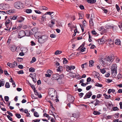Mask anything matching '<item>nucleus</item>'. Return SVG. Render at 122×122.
Segmentation results:
<instances>
[{
	"label": "nucleus",
	"instance_id": "nucleus-1",
	"mask_svg": "<svg viewBox=\"0 0 122 122\" xmlns=\"http://www.w3.org/2000/svg\"><path fill=\"white\" fill-rule=\"evenodd\" d=\"M48 40V36L44 35L41 36L38 38V42L40 44L44 43Z\"/></svg>",
	"mask_w": 122,
	"mask_h": 122
},
{
	"label": "nucleus",
	"instance_id": "nucleus-2",
	"mask_svg": "<svg viewBox=\"0 0 122 122\" xmlns=\"http://www.w3.org/2000/svg\"><path fill=\"white\" fill-rule=\"evenodd\" d=\"M56 91L53 88H50L48 90L49 96L51 100H53V97L55 95V93Z\"/></svg>",
	"mask_w": 122,
	"mask_h": 122
},
{
	"label": "nucleus",
	"instance_id": "nucleus-3",
	"mask_svg": "<svg viewBox=\"0 0 122 122\" xmlns=\"http://www.w3.org/2000/svg\"><path fill=\"white\" fill-rule=\"evenodd\" d=\"M117 66L116 64H113L111 68V74L113 76H116L117 74Z\"/></svg>",
	"mask_w": 122,
	"mask_h": 122
},
{
	"label": "nucleus",
	"instance_id": "nucleus-4",
	"mask_svg": "<svg viewBox=\"0 0 122 122\" xmlns=\"http://www.w3.org/2000/svg\"><path fill=\"white\" fill-rule=\"evenodd\" d=\"M52 77V78L53 80H58L59 79L61 80L63 78L64 76L63 75H60L58 74H55L53 75Z\"/></svg>",
	"mask_w": 122,
	"mask_h": 122
},
{
	"label": "nucleus",
	"instance_id": "nucleus-5",
	"mask_svg": "<svg viewBox=\"0 0 122 122\" xmlns=\"http://www.w3.org/2000/svg\"><path fill=\"white\" fill-rule=\"evenodd\" d=\"M15 11L14 10H10L6 12L0 11V14L2 15L7 14V13L9 15H14V13H15Z\"/></svg>",
	"mask_w": 122,
	"mask_h": 122
},
{
	"label": "nucleus",
	"instance_id": "nucleus-6",
	"mask_svg": "<svg viewBox=\"0 0 122 122\" xmlns=\"http://www.w3.org/2000/svg\"><path fill=\"white\" fill-rule=\"evenodd\" d=\"M14 6L15 8L18 9H22L23 8V4L21 2H17L15 3Z\"/></svg>",
	"mask_w": 122,
	"mask_h": 122
},
{
	"label": "nucleus",
	"instance_id": "nucleus-7",
	"mask_svg": "<svg viewBox=\"0 0 122 122\" xmlns=\"http://www.w3.org/2000/svg\"><path fill=\"white\" fill-rule=\"evenodd\" d=\"M67 100L70 103H72L74 100V98L70 95H68L67 96Z\"/></svg>",
	"mask_w": 122,
	"mask_h": 122
},
{
	"label": "nucleus",
	"instance_id": "nucleus-8",
	"mask_svg": "<svg viewBox=\"0 0 122 122\" xmlns=\"http://www.w3.org/2000/svg\"><path fill=\"white\" fill-rule=\"evenodd\" d=\"M26 35V33L24 31H20L18 33V37L19 38H21L24 36Z\"/></svg>",
	"mask_w": 122,
	"mask_h": 122
},
{
	"label": "nucleus",
	"instance_id": "nucleus-9",
	"mask_svg": "<svg viewBox=\"0 0 122 122\" xmlns=\"http://www.w3.org/2000/svg\"><path fill=\"white\" fill-rule=\"evenodd\" d=\"M114 58V56L112 55L108 56V57L106 59L107 61L112 62L113 61Z\"/></svg>",
	"mask_w": 122,
	"mask_h": 122
},
{
	"label": "nucleus",
	"instance_id": "nucleus-10",
	"mask_svg": "<svg viewBox=\"0 0 122 122\" xmlns=\"http://www.w3.org/2000/svg\"><path fill=\"white\" fill-rule=\"evenodd\" d=\"M92 92L91 91H89L86 93L84 97H83L84 99H86L87 98H90L92 95Z\"/></svg>",
	"mask_w": 122,
	"mask_h": 122
},
{
	"label": "nucleus",
	"instance_id": "nucleus-11",
	"mask_svg": "<svg viewBox=\"0 0 122 122\" xmlns=\"http://www.w3.org/2000/svg\"><path fill=\"white\" fill-rule=\"evenodd\" d=\"M106 41V40L104 37H102L101 39H98L97 41L98 42L99 44H102L104 43Z\"/></svg>",
	"mask_w": 122,
	"mask_h": 122
},
{
	"label": "nucleus",
	"instance_id": "nucleus-12",
	"mask_svg": "<svg viewBox=\"0 0 122 122\" xmlns=\"http://www.w3.org/2000/svg\"><path fill=\"white\" fill-rule=\"evenodd\" d=\"M54 13V14H53V15H59L58 12H56V13H54L53 12H46L43 15H51V14Z\"/></svg>",
	"mask_w": 122,
	"mask_h": 122
},
{
	"label": "nucleus",
	"instance_id": "nucleus-13",
	"mask_svg": "<svg viewBox=\"0 0 122 122\" xmlns=\"http://www.w3.org/2000/svg\"><path fill=\"white\" fill-rule=\"evenodd\" d=\"M107 45L110 47H112L114 46V42L113 41L110 40L108 41Z\"/></svg>",
	"mask_w": 122,
	"mask_h": 122
},
{
	"label": "nucleus",
	"instance_id": "nucleus-14",
	"mask_svg": "<svg viewBox=\"0 0 122 122\" xmlns=\"http://www.w3.org/2000/svg\"><path fill=\"white\" fill-rule=\"evenodd\" d=\"M24 18L21 16H20L17 18V21L19 22H21L24 20Z\"/></svg>",
	"mask_w": 122,
	"mask_h": 122
},
{
	"label": "nucleus",
	"instance_id": "nucleus-15",
	"mask_svg": "<svg viewBox=\"0 0 122 122\" xmlns=\"http://www.w3.org/2000/svg\"><path fill=\"white\" fill-rule=\"evenodd\" d=\"M17 47L16 46L14 45H12L10 47V50L12 52L15 51Z\"/></svg>",
	"mask_w": 122,
	"mask_h": 122
},
{
	"label": "nucleus",
	"instance_id": "nucleus-16",
	"mask_svg": "<svg viewBox=\"0 0 122 122\" xmlns=\"http://www.w3.org/2000/svg\"><path fill=\"white\" fill-rule=\"evenodd\" d=\"M34 92L35 94L36 95H38L39 97L40 98H41L42 97V96L40 94H39V93L37 92V90H36V89H35V90H34Z\"/></svg>",
	"mask_w": 122,
	"mask_h": 122
},
{
	"label": "nucleus",
	"instance_id": "nucleus-17",
	"mask_svg": "<svg viewBox=\"0 0 122 122\" xmlns=\"http://www.w3.org/2000/svg\"><path fill=\"white\" fill-rule=\"evenodd\" d=\"M92 16H91V19H90V20H89V25L90 26H92L94 25V23L92 20V18L93 17H92Z\"/></svg>",
	"mask_w": 122,
	"mask_h": 122
},
{
	"label": "nucleus",
	"instance_id": "nucleus-18",
	"mask_svg": "<svg viewBox=\"0 0 122 122\" xmlns=\"http://www.w3.org/2000/svg\"><path fill=\"white\" fill-rule=\"evenodd\" d=\"M63 70V67L61 66H59L58 68L56 69V70L57 71H59L61 72Z\"/></svg>",
	"mask_w": 122,
	"mask_h": 122
},
{
	"label": "nucleus",
	"instance_id": "nucleus-19",
	"mask_svg": "<svg viewBox=\"0 0 122 122\" xmlns=\"http://www.w3.org/2000/svg\"><path fill=\"white\" fill-rule=\"evenodd\" d=\"M115 43L116 44L119 45L121 43L119 39H116L115 40Z\"/></svg>",
	"mask_w": 122,
	"mask_h": 122
},
{
	"label": "nucleus",
	"instance_id": "nucleus-20",
	"mask_svg": "<svg viewBox=\"0 0 122 122\" xmlns=\"http://www.w3.org/2000/svg\"><path fill=\"white\" fill-rule=\"evenodd\" d=\"M4 79H1L0 80V87H1V86H4V81H3Z\"/></svg>",
	"mask_w": 122,
	"mask_h": 122
},
{
	"label": "nucleus",
	"instance_id": "nucleus-21",
	"mask_svg": "<svg viewBox=\"0 0 122 122\" xmlns=\"http://www.w3.org/2000/svg\"><path fill=\"white\" fill-rule=\"evenodd\" d=\"M17 63L16 61H14L13 63H12L11 65L12 66H11V68H13L15 67V66H17Z\"/></svg>",
	"mask_w": 122,
	"mask_h": 122
},
{
	"label": "nucleus",
	"instance_id": "nucleus-22",
	"mask_svg": "<svg viewBox=\"0 0 122 122\" xmlns=\"http://www.w3.org/2000/svg\"><path fill=\"white\" fill-rule=\"evenodd\" d=\"M93 74L94 77H98V76H99V74L98 73L94 71Z\"/></svg>",
	"mask_w": 122,
	"mask_h": 122
},
{
	"label": "nucleus",
	"instance_id": "nucleus-23",
	"mask_svg": "<svg viewBox=\"0 0 122 122\" xmlns=\"http://www.w3.org/2000/svg\"><path fill=\"white\" fill-rule=\"evenodd\" d=\"M94 61L93 60H90L89 61V66L90 67L92 66H93Z\"/></svg>",
	"mask_w": 122,
	"mask_h": 122
},
{
	"label": "nucleus",
	"instance_id": "nucleus-24",
	"mask_svg": "<svg viewBox=\"0 0 122 122\" xmlns=\"http://www.w3.org/2000/svg\"><path fill=\"white\" fill-rule=\"evenodd\" d=\"M89 3H93L96 2V0H86Z\"/></svg>",
	"mask_w": 122,
	"mask_h": 122
},
{
	"label": "nucleus",
	"instance_id": "nucleus-25",
	"mask_svg": "<svg viewBox=\"0 0 122 122\" xmlns=\"http://www.w3.org/2000/svg\"><path fill=\"white\" fill-rule=\"evenodd\" d=\"M103 96L105 97V98L106 99H109L111 97V96L110 95H109L108 96L106 93L104 94H103Z\"/></svg>",
	"mask_w": 122,
	"mask_h": 122
},
{
	"label": "nucleus",
	"instance_id": "nucleus-26",
	"mask_svg": "<svg viewBox=\"0 0 122 122\" xmlns=\"http://www.w3.org/2000/svg\"><path fill=\"white\" fill-rule=\"evenodd\" d=\"M17 16H11L10 18L11 20H15L17 19Z\"/></svg>",
	"mask_w": 122,
	"mask_h": 122
},
{
	"label": "nucleus",
	"instance_id": "nucleus-27",
	"mask_svg": "<svg viewBox=\"0 0 122 122\" xmlns=\"http://www.w3.org/2000/svg\"><path fill=\"white\" fill-rule=\"evenodd\" d=\"M62 52L61 51L57 50L55 52V55H58L62 53Z\"/></svg>",
	"mask_w": 122,
	"mask_h": 122
},
{
	"label": "nucleus",
	"instance_id": "nucleus-28",
	"mask_svg": "<svg viewBox=\"0 0 122 122\" xmlns=\"http://www.w3.org/2000/svg\"><path fill=\"white\" fill-rule=\"evenodd\" d=\"M88 63L86 62L84 64H82L81 65V68L83 69L85 66H87Z\"/></svg>",
	"mask_w": 122,
	"mask_h": 122
},
{
	"label": "nucleus",
	"instance_id": "nucleus-29",
	"mask_svg": "<svg viewBox=\"0 0 122 122\" xmlns=\"http://www.w3.org/2000/svg\"><path fill=\"white\" fill-rule=\"evenodd\" d=\"M118 25L121 30H122V22H119L118 24Z\"/></svg>",
	"mask_w": 122,
	"mask_h": 122
},
{
	"label": "nucleus",
	"instance_id": "nucleus-30",
	"mask_svg": "<svg viewBox=\"0 0 122 122\" xmlns=\"http://www.w3.org/2000/svg\"><path fill=\"white\" fill-rule=\"evenodd\" d=\"M105 27L107 29H109L111 28V27H112V28L113 29V28H116V26H114L113 27L111 26H109L108 25H105Z\"/></svg>",
	"mask_w": 122,
	"mask_h": 122
},
{
	"label": "nucleus",
	"instance_id": "nucleus-31",
	"mask_svg": "<svg viewBox=\"0 0 122 122\" xmlns=\"http://www.w3.org/2000/svg\"><path fill=\"white\" fill-rule=\"evenodd\" d=\"M17 61L19 62H20L22 61L23 59L22 58L20 57H17L16 58Z\"/></svg>",
	"mask_w": 122,
	"mask_h": 122
},
{
	"label": "nucleus",
	"instance_id": "nucleus-32",
	"mask_svg": "<svg viewBox=\"0 0 122 122\" xmlns=\"http://www.w3.org/2000/svg\"><path fill=\"white\" fill-rule=\"evenodd\" d=\"M63 63L64 64L67 63L68 62V61L67 60L66 58H63Z\"/></svg>",
	"mask_w": 122,
	"mask_h": 122
},
{
	"label": "nucleus",
	"instance_id": "nucleus-33",
	"mask_svg": "<svg viewBox=\"0 0 122 122\" xmlns=\"http://www.w3.org/2000/svg\"><path fill=\"white\" fill-rule=\"evenodd\" d=\"M103 59L102 58L101 59H100V61L101 62V64L103 66H104L105 63L104 61L102 60Z\"/></svg>",
	"mask_w": 122,
	"mask_h": 122
},
{
	"label": "nucleus",
	"instance_id": "nucleus-34",
	"mask_svg": "<svg viewBox=\"0 0 122 122\" xmlns=\"http://www.w3.org/2000/svg\"><path fill=\"white\" fill-rule=\"evenodd\" d=\"M96 102L95 103V104H94V105H95V106H96L97 105H98L100 103V101H99V100H97V99H96Z\"/></svg>",
	"mask_w": 122,
	"mask_h": 122
},
{
	"label": "nucleus",
	"instance_id": "nucleus-35",
	"mask_svg": "<svg viewBox=\"0 0 122 122\" xmlns=\"http://www.w3.org/2000/svg\"><path fill=\"white\" fill-rule=\"evenodd\" d=\"M66 70L67 71H70L71 70V69L70 66H66Z\"/></svg>",
	"mask_w": 122,
	"mask_h": 122
},
{
	"label": "nucleus",
	"instance_id": "nucleus-36",
	"mask_svg": "<svg viewBox=\"0 0 122 122\" xmlns=\"http://www.w3.org/2000/svg\"><path fill=\"white\" fill-rule=\"evenodd\" d=\"M29 71L30 72H34L35 69L32 67H30L29 69Z\"/></svg>",
	"mask_w": 122,
	"mask_h": 122
},
{
	"label": "nucleus",
	"instance_id": "nucleus-37",
	"mask_svg": "<svg viewBox=\"0 0 122 122\" xmlns=\"http://www.w3.org/2000/svg\"><path fill=\"white\" fill-rule=\"evenodd\" d=\"M95 86L100 87H102V84H99L98 83H97L95 85Z\"/></svg>",
	"mask_w": 122,
	"mask_h": 122
},
{
	"label": "nucleus",
	"instance_id": "nucleus-38",
	"mask_svg": "<svg viewBox=\"0 0 122 122\" xmlns=\"http://www.w3.org/2000/svg\"><path fill=\"white\" fill-rule=\"evenodd\" d=\"M76 77L78 79H80L81 78V76L79 74H77L76 75Z\"/></svg>",
	"mask_w": 122,
	"mask_h": 122
},
{
	"label": "nucleus",
	"instance_id": "nucleus-39",
	"mask_svg": "<svg viewBox=\"0 0 122 122\" xmlns=\"http://www.w3.org/2000/svg\"><path fill=\"white\" fill-rule=\"evenodd\" d=\"M36 61V59L35 57H33L31 61L30 62L31 63L35 62Z\"/></svg>",
	"mask_w": 122,
	"mask_h": 122
},
{
	"label": "nucleus",
	"instance_id": "nucleus-40",
	"mask_svg": "<svg viewBox=\"0 0 122 122\" xmlns=\"http://www.w3.org/2000/svg\"><path fill=\"white\" fill-rule=\"evenodd\" d=\"M34 116L36 117H38L39 116V115L38 113L36 112H34Z\"/></svg>",
	"mask_w": 122,
	"mask_h": 122
},
{
	"label": "nucleus",
	"instance_id": "nucleus-41",
	"mask_svg": "<svg viewBox=\"0 0 122 122\" xmlns=\"http://www.w3.org/2000/svg\"><path fill=\"white\" fill-rule=\"evenodd\" d=\"M112 110L113 111H115L119 110V109L117 107H114L112 108Z\"/></svg>",
	"mask_w": 122,
	"mask_h": 122
},
{
	"label": "nucleus",
	"instance_id": "nucleus-42",
	"mask_svg": "<svg viewBox=\"0 0 122 122\" xmlns=\"http://www.w3.org/2000/svg\"><path fill=\"white\" fill-rule=\"evenodd\" d=\"M93 113L95 115H99L100 113L99 112L94 111L93 112Z\"/></svg>",
	"mask_w": 122,
	"mask_h": 122
},
{
	"label": "nucleus",
	"instance_id": "nucleus-43",
	"mask_svg": "<svg viewBox=\"0 0 122 122\" xmlns=\"http://www.w3.org/2000/svg\"><path fill=\"white\" fill-rule=\"evenodd\" d=\"M6 21L5 22V25H8L9 23H10V20L8 19L7 20H6Z\"/></svg>",
	"mask_w": 122,
	"mask_h": 122
},
{
	"label": "nucleus",
	"instance_id": "nucleus-44",
	"mask_svg": "<svg viewBox=\"0 0 122 122\" xmlns=\"http://www.w3.org/2000/svg\"><path fill=\"white\" fill-rule=\"evenodd\" d=\"M0 9L2 10L4 9V5L3 4H0Z\"/></svg>",
	"mask_w": 122,
	"mask_h": 122
},
{
	"label": "nucleus",
	"instance_id": "nucleus-45",
	"mask_svg": "<svg viewBox=\"0 0 122 122\" xmlns=\"http://www.w3.org/2000/svg\"><path fill=\"white\" fill-rule=\"evenodd\" d=\"M72 117L75 118H77L78 117V114L76 113H74L72 114Z\"/></svg>",
	"mask_w": 122,
	"mask_h": 122
},
{
	"label": "nucleus",
	"instance_id": "nucleus-46",
	"mask_svg": "<svg viewBox=\"0 0 122 122\" xmlns=\"http://www.w3.org/2000/svg\"><path fill=\"white\" fill-rule=\"evenodd\" d=\"M47 73L48 74H50V75H51L52 73V71L51 70H48L47 71Z\"/></svg>",
	"mask_w": 122,
	"mask_h": 122
},
{
	"label": "nucleus",
	"instance_id": "nucleus-47",
	"mask_svg": "<svg viewBox=\"0 0 122 122\" xmlns=\"http://www.w3.org/2000/svg\"><path fill=\"white\" fill-rule=\"evenodd\" d=\"M32 11L31 9H27L26 10V12L28 13H30L32 12Z\"/></svg>",
	"mask_w": 122,
	"mask_h": 122
},
{
	"label": "nucleus",
	"instance_id": "nucleus-48",
	"mask_svg": "<svg viewBox=\"0 0 122 122\" xmlns=\"http://www.w3.org/2000/svg\"><path fill=\"white\" fill-rule=\"evenodd\" d=\"M5 87L6 88H9L10 87V85L9 83L7 82H6L5 85Z\"/></svg>",
	"mask_w": 122,
	"mask_h": 122
},
{
	"label": "nucleus",
	"instance_id": "nucleus-49",
	"mask_svg": "<svg viewBox=\"0 0 122 122\" xmlns=\"http://www.w3.org/2000/svg\"><path fill=\"white\" fill-rule=\"evenodd\" d=\"M15 115L16 117L18 118H20L21 117V116L19 114L16 113Z\"/></svg>",
	"mask_w": 122,
	"mask_h": 122
},
{
	"label": "nucleus",
	"instance_id": "nucleus-50",
	"mask_svg": "<svg viewBox=\"0 0 122 122\" xmlns=\"http://www.w3.org/2000/svg\"><path fill=\"white\" fill-rule=\"evenodd\" d=\"M101 72L102 74H104L106 72V71L105 70V69H100Z\"/></svg>",
	"mask_w": 122,
	"mask_h": 122
},
{
	"label": "nucleus",
	"instance_id": "nucleus-51",
	"mask_svg": "<svg viewBox=\"0 0 122 122\" xmlns=\"http://www.w3.org/2000/svg\"><path fill=\"white\" fill-rule=\"evenodd\" d=\"M115 6L116 8L117 11H119L120 10V9L119 6L117 5V4H116Z\"/></svg>",
	"mask_w": 122,
	"mask_h": 122
},
{
	"label": "nucleus",
	"instance_id": "nucleus-52",
	"mask_svg": "<svg viewBox=\"0 0 122 122\" xmlns=\"http://www.w3.org/2000/svg\"><path fill=\"white\" fill-rule=\"evenodd\" d=\"M4 99L6 101H8L9 99V98L8 96H5L4 97Z\"/></svg>",
	"mask_w": 122,
	"mask_h": 122
},
{
	"label": "nucleus",
	"instance_id": "nucleus-53",
	"mask_svg": "<svg viewBox=\"0 0 122 122\" xmlns=\"http://www.w3.org/2000/svg\"><path fill=\"white\" fill-rule=\"evenodd\" d=\"M106 29H103L102 31V32L101 33V34L102 35L104 33H105L106 31Z\"/></svg>",
	"mask_w": 122,
	"mask_h": 122
},
{
	"label": "nucleus",
	"instance_id": "nucleus-54",
	"mask_svg": "<svg viewBox=\"0 0 122 122\" xmlns=\"http://www.w3.org/2000/svg\"><path fill=\"white\" fill-rule=\"evenodd\" d=\"M92 86L91 85H90L87 86L86 87V90L87 91L89 90L92 87Z\"/></svg>",
	"mask_w": 122,
	"mask_h": 122
},
{
	"label": "nucleus",
	"instance_id": "nucleus-55",
	"mask_svg": "<svg viewBox=\"0 0 122 122\" xmlns=\"http://www.w3.org/2000/svg\"><path fill=\"white\" fill-rule=\"evenodd\" d=\"M40 119H38L33 120L32 122H39L40 121Z\"/></svg>",
	"mask_w": 122,
	"mask_h": 122
},
{
	"label": "nucleus",
	"instance_id": "nucleus-56",
	"mask_svg": "<svg viewBox=\"0 0 122 122\" xmlns=\"http://www.w3.org/2000/svg\"><path fill=\"white\" fill-rule=\"evenodd\" d=\"M45 17L44 16H42L41 18V21H44V20L45 19Z\"/></svg>",
	"mask_w": 122,
	"mask_h": 122
},
{
	"label": "nucleus",
	"instance_id": "nucleus-57",
	"mask_svg": "<svg viewBox=\"0 0 122 122\" xmlns=\"http://www.w3.org/2000/svg\"><path fill=\"white\" fill-rule=\"evenodd\" d=\"M17 73L19 74H23L24 73L23 71L22 70H20L17 72Z\"/></svg>",
	"mask_w": 122,
	"mask_h": 122
},
{
	"label": "nucleus",
	"instance_id": "nucleus-58",
	"mask_svg": "<svg viewBox=\"0 0 122 122\" xmlns=\"http://www.w3.org/2000/svg\"><path fill=\"white\" fill-rule=\"evenodd\" d=\"M85 44L84 43V42L83 43V44H82L81 46L79 47V48L78 49H77L76 50H78L79 49H81V47H84V45Z\"/></svg>",
	"mask_w": 122,
	"mask_h": 122
},
{
	"label": "nucleus",
	"instance_id": "nucleus-59",
	"mask_svg": "<svg viewBox=\"0 0 122 122\" xmlns=\"http://www.w3.org/2000/svg\"><path fill=\"white\" fill-rule=\"evenodd\" d=\"M4 73L5 75L6 76L8 75V76L9 75V74L8 73L7 71L6 70H5L4 71Z\"/></svg>",
	"mask_w": 122,
	"mask_h": 122
},
{
	"label": "nucleus",
	"instance_id": "nucleus-60",
	"mask_svg": "<svg viewBox=\"0 0 122 122\" xmlns=\"http://www.w3.org/2000/svg\"><path fill=\"white\" fill-rule=\"evenodd\" d=\"M122 75L119 73L117 76V79H120V78L122 77Z\"/></svg>",
	"mask_w": 122,
	"mask_h": 122
},
{
	"label": "nucleus",
	"instance_id": "nucleus-61",
	"mask_svg": "<svg viewBox=\"0 0 122 122\" xmlns=\"http://www.w3.org/2000/svg\"><path fill=\"white\" fill-rule=\"evenodd\" d=\"M7 117L11 121H12L13 120L12 118H11V117H10V116L9 115H7Z\"/></svg>",
	"mask_w": 122,
	"mask_h": 122
},
{
	"label": "nucleus",
	"instance_id": "nucleus-62",
	"mask_svg": "<svg viewBox=\"0 0 122 122\" xmlns=\"http://www.w3.org/2000/svg\"><path fill=\"white\" fill-rule=\"evenodd\" d=\"M11 41V39L10 37H9L7 42V44L8 45H9Z\"/></svg>",
	"mask_w": 122,
	"mask_h": 122
},
{
	"label": "nucleus",
	"instance_id": "nucleus-63",
	"mask_svg": "<svg viewBox=\"0 0 122 122\" xmlns=\"http://www.w3.org/2000/svg\"><path fill=\"white\" fill-rule=\"evenodd\" d=\"M27 27V25H23L22 28L23 29H26Z\"/></svg>",
	"mask_w": 122,
	"mask_h": 122
},
{
	"label": "nucleus",
	"instance_id": "nucleus-64",
	"mask_svg": "<svg viewBox=\"0 0 122 122\" xmlns=\"http://www.w3.org/2000/svg\"><path fill=\"white\" fill-rule=\"evenodd\" d=\"M56 36V35L53 34H51L50 35V37L52 38H54Z\"/></svg>",
	"mask_w": 122,
	"mask_h": 122
}]
</instances>
